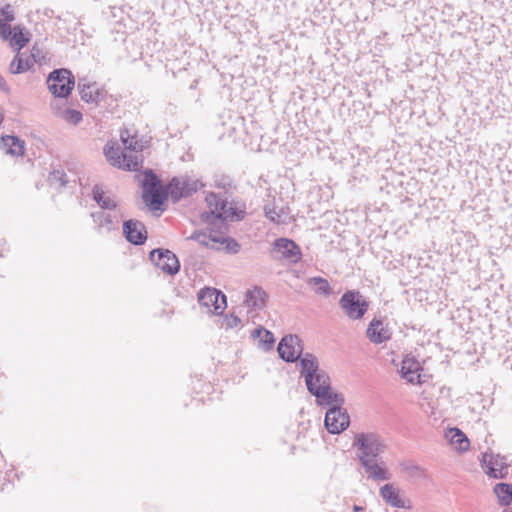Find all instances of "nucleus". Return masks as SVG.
<instances>
[{
    "instance_id": "1",
    "label": "nucleus",
    "mask_w": 512,
    "mask_h": 512,
    "mask_svg": "<svg viewBox=\"0 0 512 512\" xmlns=\"http://www.w3.org/2000/svg\"><path fill=\"white\" fill-rule=\"evenodd\" d=\"M352 446L357 449V459L368 479L388 481L391 473L381 458L387 446L382 437L375 432H360L354 437Z\"/></svg>"
},
{
    "instance_id": "2",
    "label": "nucleus",
    "mask_w": 512,
    "mask_h": 512,
    "mask_svg": "<svg viewBox=\"0 0 512 512\" xmlns=\"http://www.w3.org/2000/svg\"><path fill=\"white\" fill-rule=\"evenodd\" d=\"M299 372L311 395L331 384L330 376L320 368L318 358L312 353L306 352L300 359Z\"/></svg>"
},
{
    "instance_id": "3",
    "label": "nucleus",
    "mask_w": 512,
    "mask_h": 512,
    "mask_svg": "<svg viewBox=\"0 0 512 512\" xmlns=\"http://www.w3.org/2000/svg\"><path fill=\"white\" fill-rule=\"evenodd\" d=\"M142 199L150 210H158L167 200L166 186L152 169L144 171L141 181Z\"/></svg>"
},
{
    "instance_id": "4",
    "label": "nucleus",
    "mask_w": 512,
    "mask_h": 512,
    "mask_svg": "<svg viewBox=\"0 0 512 512\" xmlns=\"http://www.w3.org/2000/svg\"><path fill=\"white\" fill-rule=\"evenodd\" d=\"M46 82L49 91L58 98H67L75 86L74 75L66 68L54 69Z\"/></svg>"
},
{
    "instance_id": "5",
    "label": "nucleus",
    "mask_w": 512,
    "mask_h": 512,
    "mask_svg": "<svg viewBox=\"0 0 512 512\" xmlns=\"http://www.w3.org/2000/svg\"><path fill=\"white\" fill-rule=\"evenodd\" d=\"M209 211L201 213V220L207 226L217 227L220 231L224 228V220L222 218L227 213L230 202L222 198L219 194L211 193L207 198Z\"/></svg>"
},
{
    "instance_id": "6",
    "label": "nucleus",
    "mask_w": 512,
    "mask_h": 512,
    "mask_svg": "<svg viewBox=\"0 0 512 512\" xmlns=\"http://www.w3.org/2000/svg\"><path fill=\"white\" fill-rule=\"evenodd\" d=\"M104 155L112 166L125 171H138L142 165L138 156L125 152L117 144H106Z\"/></svg>"
},
{
    "instance_id": "7",
    "label": "nucleus",
    "mask_w": 512,
    "mask_h": 512,
    "mask_svg": "<svg viewBox=\"0 0 512 512\" xmlns=\"http://www.w3.org/2000/svg\"><path fill=\"white\" fill-rule=\"evenodd\" d=\"M344 314L351 320L362 319L368 311L369 303L357 290H347L339 300Z\"/></svg>"
},
{
    "instance_id": "8",
    "label": "nucleus",
    "mask_w": 512,
    "mask_h": 512,
    "mask_svg": "<svg viewBox=\"0 0 512 512\" xmlns=\"http://www.w3.org/2000/svg\"><path fill=\"white\" fill-rule=\"evenodd\" d=\"M271 256L277 261L297 264L302 258V251L294 240L280 237L275 239L272 243Z\"/></svg>"
},
{
    "instance_id": "9",
    "label": "nucleus",
    "mask_w": 512,
    "mask_h": 512,
    "mask_svg": "<svg viewBox=\"0 0 512 512\" xmlns=\"http://www.w3.org/2000/svg\"><path fill=\"white\" fill-rule=\"evenodd\" d=\"M95 229L99 234L111 233L119 229V224L124 217L122 208L115 210H98L90 214Z\"/></svg>"
},
{
    "instance_id": "10",
    "label": "nucleus",
    "mask_w": 512,
    "mask_h": 512,
    "mask_svg": "<svg viewBox=\"0 0 512 512\" xmlns=\"http://www.w3.org/2000/svg\"><path fill=\"white\" fill-rule=\"evenodd\" d=\"M304 345L302 339L296 334H288L281 338L277 351L279 357L286 363L299 362L304 356Z\"/></svg>"
},
{
    "instance_id": "11",
    "label": "nucleus",
    "mask_w": 512,
    "mask_h": 512,
    "mask_svg": "<svg viewBox=\"0 0 512 512\" xmlns=\"http://www.w3.org/2000/svg\"><path fill=\"white\" fill-rule=\"evenodd\" d=\"M484 473L493 479H504L508 474L509 464L506 457L493 452L482 453L480 459Z\"/></svg>"
},
{
    "instance_id": "12",
    "label": "nucleus",
    "mask_w": 512,
    "mask_h": 512,
    "mask_svg": "<svg viewBox=\"0 0 512 512\" xmlns=\"http://www.w3.org/2000/svg\"><path fill=\"white\" fill-rule=\"evenodd\" d=\"M149 259L160 270L168 275H175L180 270V261L178 257L170 250L165 248H156L150 251Z\"/></svg>"
},
{
    "instance_id": "13",
    "label": "nucleus",
    "mask_w": 512,
    "mask_h": 512,
    "mask_svg": "<svg viewBox=\"0 0 512 512\" xmlns=\"http://www.w3.org/2000/svg\"><path fill=\"white\" fill-rule=\"evenodd\" d=\"M349 424L350 416L343 406L327 409L324 425L330 434H340L349 427Z\"/></svg>"
},
{
    "instance_id": "14",
    "label": "nucleus",
    "mask_w": 512,
    "mask_h": 512,
    "mask_svg": "<svg viewBox=\"0 0 512 512\" xmlns=\"http://www.w3.org/2000/svg\"><path fill=\"white\" fill-rule=\"evenodd\" d=\"M198 302L209 311L219 314L226 307V296L216 288L204 287L198 292Z\"/></svg>"
},
{
    "instance_id": "15",
    "label": "nucleus",
    "mask_w": 512,
    "mask_h": 512,
    "mask_svg": "<svg viewBox=\"0 0 512 512\" xmlns=\"http://www.w3.org/2000/svg\"><path fill=\"white\" fill-rule=\"evenodd\" d=\"M122 231L125 240L134 245H144L148 238V232L143 222L136 219L123 221Z\"/></svg>"
},
{
    "instance_id": "16",
    "label": "nucleus",
    "mask_w": 512,
    "mask_h": 512,
    "mask_svg": "<svg viewBox=\"0 0 512 512\" xmlns=\"http://www.w3.org/2000/svg\"><path fill=\"white\" fill-rule=\"evenodd\" d=\"M197 190V181H181L177 177H173L166 185L167 198L171 197L173 202H177L182 198L189 197L196 193Z\"/></svg>"
},
{
    "instance_id": "17",
    "label": "nucleus",
    "mask_w": 512,
    "mask_h": 512,
    "mask_svg": "<svg viewBox=\"0 0 512 512\" xmlns=\"http://www.w3.org/2000/svg\"><path fill=\"white\" fill-rule=\"evenodd\" d=\"M77 90L86 103L98 104L106 96V91L99 88L96 82H88L86 78L78 79Z\"/></svg>"
},
{
    "instance_id": "18",
    "label": "nucleus",
    "mask_w": 512,
    "mask_h": 512,
    "mask_svg": "<svg viewBox=\"0 0 512 512\" xmlns=\"http://www.w3.org/2000/svg\"><path fill=\"white\" fill-rule=\"evenodd\" d=\"M312 396L315 397V402L320 407L328 406V408H332L344 406L345 404L344 395L335 391L331 384L324 389L318 390Z\"/></svg>"
},
{
    "instance_id": "19",
    "label": "nucleus",
    "mask_w": 512,
    "mask_h": 512,
    "mask_svg": "<svg viewBox=\"0 0 512 512\" xmlns=\"http://www.w3.org/2000/svg\"><path fill=\"white\" fill-rule=\"evenodd\" d=\"M91 198L99 206L100 210H115L122 208L116 195L109 191H104L99 184L92 188Z\"/></svg>"
},
{
    "instance_id": "20",
    "label": "nucleus",
    "mask_w": 512,
    "mask_h": 512,
    "mask_svg": "<svg viewBox=\"0 0 512 512\" xmlns=\"http://www.w3.org/2000/svg\"><path fill=\"white\" fill-rule=\"evenodd\" d=\"M421 364L414 358L406 356L401 363V377L411 384H421Z\"/></svg>"
},
{
    "instance_id": "21",
    "label": "nucleus",
    "mask_w": 512,
    "mask_h": 512,
    "mask_svg": "<svg viewBox=\"0 0 512 512\" xmlns=\"http://www.w3.org/2000/svg\"><path fill=\"white\" fill-rule=\"evenodd\" d=\"M368 339L374 344H382L390 340L391 332L379 319L374 318L366 331Z\"/></svg>"
},
{
    "instance_id": "22",
    "label": "nucleus",
    "mask_w": 512,
    "mask_h": 512,
    "mask_svg": "<svg viewBox=\"0 0 512 512\" xmlns=\"http://www.w3.org/2000/svg\"><path fill=\"white\" fill-rule=\"evenodd\" d=\"M380 495L383 500L394 508L406 509L410 508L406 502L400 497L399 489L392 483H387L380 488Z\"/></svg>"
},
{
    "instance_id": "23",
    "label": "nucleus",
    "mask_w": 512,
    "mask_h": 512,
    "mask_svg": "<svg viewBox=\"0 0 512 512\" xmlns=\"http://www.w3.org/2000/svg\"><path fill=\"white\" fill-rule=\"evenodd\" d=\"M1 144L6 154H10L12 156H22L25 152V143L18 136H2Z\"/></svg>"
},
{
    "instance_id": "24",
    "label": "nucleus",
    "mask_w": 512,
    "mask_h": 512,
    "mask_svg": "<svg viewBox=\"0 0 512 512\" xmlns=\"http://www.w3.org/2000/svg\"><path fill=\"white\" fill-rule=\"evenodd\" d=\"M218 234L219 230L217 227L208 226V232L203 230L194 231L188 239L194 240L205 247L219 250L220 248L215 246L216 243H213V239L218 238Z\"/></svg>"
},
{
    "instance_id": "25",
    "label": "nucleus",
    "mask_w": 512,
    "mask_h": 512,
    "mask_svg": "<svg viewBox=\"0 0 512 512\" xmlns=\"http://www.w3.org/2000/svg\"><path fill=\"white\" fill-rule=\"evenodd\" d=\"M268 295L260 286H254L245 294V303L248 307L261 309L265 306Z\"/></svg>"
},
{
    "instance_id": "26",
    "label": "nucleus",
    "mask_w": 512,
    "mask_h": 512,
    "mask_svg": "<svg viewBox=\"0 0 512 512\" xmlns=\"http://www.w3.org/2000/svg\"><path fill=\"white\" fill-rule=\"evenodd\" d=\"M10 45L16 50L20 51L30 41V33L21 26H15L11 30V36L8 38Z\"/></svg>"
},
{
    "instance_id": "27",
    "label": "nucleus",
    "mask_w": 512,
    "mask_h": 512,
    "mask_svg": "<svg viewBox=\"0 0 512 512\" xmlns=\"http://www.w3.org/2000/svg\"><path fill=\"white\" fill-rule=\"evenodd\" d=\"M251 336L255 339H259V347L264 351L273 349L275 344V337L273 333L262 326L255 328Z\"/></svg>"
},
{
    "instance_id": "28",
    "label": "nucleus",
    "mask_w": 512,
    "mask_h": 512,
    "mask_svg": "<svg viewBox=\"0 0 512 512\" xmlns=\"http://www.w3.org/2000/svg\"><path fill=\"white\" fill-rule=\"evenodd\" d=\"M446 438L451 444L455 445L459 451H467L469 449V439L465 433L457 427L450 428L446 433Z\"/></svg>"
},
{
    "instance_id": "29",
    "label": "nucleus",
    "mask_w": 512,
    "mask_h": 512,
    "mask_svg": "<svg viewBox=\"0 0 512 512\" xmlns=\"http://www.w3.org/2000/svg\"><path fill=\"white\" fill-rule=\"evenodd\" d=\"M265 217L275 224H284L286 222V210L284 207L277 208L275 203H267L263 207Z\"/></svg>"
},
{
    "instance_id": "30",
    "label": "nucleus",
    "mask_w": 512,
    "mask_h": 512,
    "mask_svg": "<svg viewBox=\"0 0 512 512\" xmlns=\"http://www.w3.org/2000/svg\"><path fill=\"white\" fill-rule=\"evenodd\" d=\"M227 229L219 231L218 238L213 239V243L223 246V250L229 254H236L240 250L239 243L232 237L225 235Z\"/></svg>"
},
{
    "instance_id": "31",
    "label": "nucleus",
    "mask_w": 512,
    "mask_h": 512,
    "mask_svg": "<svg viewBox=\"0 0 512 512\" xmlns=\"http://www.w3.org/2000/svg\"><path fill=\"white\" fill-rule=\"evenodd\" d=\"M499 504L509 506L512 503V484L506 482L497 483L494 487Z\"/></svg>"
},
{
    "instance_id": "32",
    "label": "nucleus",
    "mask_w": 512,
    "mask_h": 512,
    "mask_svg": "<svg viewBox=\"0 0 512 512\" xmlns=\"http://www.w3.org/2000/svg\"><path fill=\"white\" fill-rule=\"evenodd\" d=\"M33 66V61L30 58L23 59L20 54H17L9 65V71L11 74H21Z\"/></svg>"
},
{
    "instance_id": "33",
    "label": "nucleus",
    "mask_w": 512,
    "mask_h": 512,
    "mask_svg": "<svg viewBox=\"0 0 512 512\" xmlns=\"http://www.w3.org/2000/svg\"><path fill=\"white\" fill-rule=\"evenodd\" d=\"M120 139L126 150L131 152H138L142 150V146L138 143L136 137L130 134L129 130H122L120 132Z\"/></svg>"
},
{
    "instance_id": "34",
    "label": "nucleus",
    "mask_w": 512,
    "mask_h": 512,
    "mask_svg": "<svg viewBox=\"0 0 512 512\" xmlns=\"http://www.w3.org/2000/svg\"><path fill=\"white\" fill-rule=\"evenodd\" d=\"M226 211H227V213L222 218V220H224V228L223 229H227L228 221L236 222V221L242 220L245 217V211L238 207L233 206L231 203L228 207V210H226Z\"/></svg>"
},
{
    "instance_id": "35",
    "label": "nucleus",
    "mask_w": 512,
    "mask_h": 512,
    "mask_svg": "<svg viewBox=\"0 0 512 512\" xmlns=\"http://www.w3.org/2000/svg\"><path fill=\"white\" fill-rule=\"evenodd\" d=\"M48 182L51 186L64 188L68 183L67 175L63 170H53L48 176Z\"/></svg>"
},
{
    "instance_id": "36",
    "label": "nucleus",
    "mask_w": 512,
    "mask_h": 512,
    "mask_svg": "<svg viewBox=\"0 0 512 512\" xmlns=\"http://www.w3.org/2000/svg\"><path fill=\"white\" fill-rule=\"evenodd\" d=\"M309 283L316 286V292L319 294L330 295L332 293L329 282L325 278L315 276L310 278Z\"/></svg>"
},
{
    "instance_id": "37",
    "label": "nucleus",
    "mask_w": 512,
    "mask_h": 512,
    "mask_svg": "<svg viewBox=\"0 0 512 512\" xmlns=\"http://www.w3.org/2000/svg\"><path fill=\"white\" fill-rule=\"evenodd\" d=\"M62 117L64 120L70 124L77 125L79 124L82 119L83 115L80 111L72 108H67L63 111Z\"/></svg>"
},
{
    "instance_id": "38",
    "label": "nucleus",
    "mask_w": 512,
    "mask_h": 512,
    "mask_svg": "<svg viewBox=\"0 0 512 512\" xmlns=\"http://www.w3.org/2000/svg\"><path fill=\"white\" fill-rule=\"evenodd\" d=\"M241 322L240 318L234 314L226 315L222 320V327L231 329L236 327Z\"/></svg>"
},
{
    "instance_id": "39",
    "label": "nucleus",
    "mask_w": 512,
    "mask_h": 512,
    "mask_svg": "<svg viewBox=\"0 0 512 512\" xmlns=\"http://www.w3.org/2000/svg\"><path fill=\"white\" fill-rule=\"evenodd\" d=\"M0 13L3 16L4 21H6V22H12L15 19L14 11L9 4L1 7Z\"/></svg>"
},
{
    "instance_id": "40",
    "label": "nucleus",
    "mask_w": 512,
    "mask_h": 512,
    "mask_svg": "<svg viewBox=\"0 0 512 512\" xmlns=\"http://www.w3.org/2000/svg\"><path fill=\"white\" fill-rule=\"evenodd\" d=\"M11 30L12 29L9 22L0 19V36L3 38V40H8V38L11 36Z\"/></svg>"
},
{
    "instance_id": "41",
    "label": "nucleus",
    "mask_w": 512,
    "mask_h": 512,
    "mask_svg": "<svg viewBox=\"0 0 512 512\" xmlns=\"http://www.w3.org/2000/svg\"><path fill=\"white\" fill-rule=\"evenodd\" d=\"M41 57H43L42 51L36 45H34L31 49V57H30V59L33 61V64L35 62L40 61Z\"/></svg>"
},
{
    "instance_id": "42",
    "label": "nucleus",
    "mask_w": 512,
    "mask_h": 512,
    "mask_svg": "<svg viewBox=\"0 0 512 512\" xmlns=\"http://www.w3.org/2000/svg\"><path fill=\"white\" fill-rule=\"evenodd\" d=\"M0 90L6 94H9L11 91L9 85L7 84L6 80L4 79V77L1 74H0Z\"/></svg>"
},
{
    "instance_id": "43",
    "label": "nucleus",
    "mask_w": 512,
    "mask_h": 512,
    "mask_svg": "<svg viewBox=\"0 0 512 512\" xmlns=\"http://www.w3.org/2000/svg\"><path fill=\"white\" fill-rule=\"evenodd\" d=\"M405 470H407V471H409V472L413 473V472H418V471H420V467H419V466H417V465L411 464V465L406 466V467H405Z\"/></svg>"
},
{
    "instance_id": "44",
    "label": "nucleus",
    "mask_w": 512,
    "mask_h": 512,
    "mask_svg": "<svg viewBox=\"0 0 512 512\" xmlns=\"http://www.w3.org/2000/svg\"><path fill=\"white\" fill-rule=\"evenodd\" d=\"M362 509H363V507H362V506H358V505H354V506H353V511H355V512H359V511H361Z\"/></svg>"
},
{
    "instance_id": "45",
    "label": "nucleus",
    "mask_w": 512,
    "mask_h": 512,
    "mask_svg": "<svg viewBox=\"0 0 512 512\" xmlns=\"http://www.w3.org/2000/svg\"><path fill=\"white\" fill-rule=\"evenodd\" d=\"M503 512H512V509L511 510L505 509V510H503Z\"/></svg>"
}]
</instances>
